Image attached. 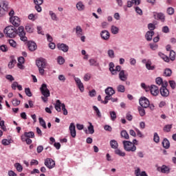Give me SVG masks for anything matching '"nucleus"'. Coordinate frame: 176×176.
I'll use <instances>...</instances> for the list:
<instances>
[{
    "label": "nucleus",
    "instance_id": "680f3d73",
    "mask_svg": "<svg viewBox=\"0 0 176 176\" xmlns=\"http://www.w3.org/2000/svg\"><path fill=\"white\" fill-rule=\"evenodd\" d=\"M62 111H63V115H68V111L65 108V104L64 103L62 104Z\"/></svg>",
    "mask_w": 176,
    "mask_h": 176
},
{
    "label": "nucleus",
    "instance_id": "338daca9",
    "mask_svg": "<svg viewBox=\"0 0 176 176\" xmlns=\"http://www.w3.org/2000/svg\"><path fill=\"white\" fill-rule=\"evenodd\" d=\"M0 50H1V52H8V47H6V45H3L0 46Z\"/></svg>",
    "mask_w": 176,
    "mask_h": 176
},
{
    "label": "nucleus",
    "instance_id": "2eb2a0df",
    "mask_svg": "<svg viewBox=\"0 0 176 176\" xmlns=\"http://www.w3.org/2000/svg\"><path fill=\"white\" fill-rule=\"evenodd\" d=\"M100 36L104 41H108L111 36V34L108 30H103L100 32Z\"/></svg>",
    "mask_w": 176,
    "mask_h": 176
},
{
    "label": "nucleus",
    "instance_id": "aec40b11",
    "mask_svg": "<svg viewBox=\"0 0 176 176\" xmlns=\"http://www.w3.org/2000/svg\"><path fill=\"white\" fill-rule=\"evenodd\" d=\"M146 69H148V71H153V69L155 68V66L152 65V61H151V60H148L146 63Z\"/></svg>",
    "mask_w": 176,
    "mask_h": 176
},
{
    "label": "nucleus",
    "instance_id": "13d9d810",
    "mask_svg": "<svg viewBox=\"0 0 176 176\" xmlns=\"http://www.w3.org/2000/svg\"><path fill=\"white\" fill-rule=\"evenodd\" d=\"M14 64H16V60L12 59L9 63H8V67L12 69L14 67Z\"/></svg>",
    "mask_w": 176,
    "mask_h": 176
},
{
    "label": "nucleus",
    "instance_id": "f3484780",
    "mask_svg": "<svg viewBox=\"0 0 176 176\" xmlns=\"http://www.w3.org/2000/svg\"><path fill=\"white\" fill-rule=\"evenodd\" d=\"M76 6L77 10H78L79 12H83V10L86 9V6H85V4H83V2L82 1H78L76 3Z\"/></svg>",
    "mask_w": 176,
    "mask_h": 176
},
{
    "label": "nucleus",
    "instance_id": "393cba45",
    "mask_svg": "<svg viewBox=\"0 0 176 176\" xmlns=\"http://www.w3.org/2000/svg\"><path fill=\"white\" fill-rule=\"evenodd\" d=\"M76 34L78 37H80L82 35H83V30H82L80 26L78 25L76 27Z\"/></svg>",
    "mask_w": 176,
    "mask_h": 176
},
{
    "label": "nucleus",
    "instance_id": "5fc2aeb1",
    "mask_svg": "<svg viewBox=\"0 0 176 176\" xmlns=\"http://www.w3.org/2000/svg\"><path fill=\"white\" fill-rule=\"evenodd\" d=\"M170 58L171 61H174V60H175V52L173 50L170 52Z\"/></svg>",
    "mask_w": 176,
    "mask_h": 176
},
{
    "label": "nucleus",
    "instance_id": "c9c22d12",
    "mask_svg": "<svg viewBox=\"0 0 176 176\" xmlns=\"http://www.w3.org/2000/svg\"><path fill=\"white\" fill-rule=\"evenodd\" d=\"M57 63L59 64V65H63L64 63H65V59L61 56H58L57 58Z\"/></svg>",
    "mask_w": 176,
    "mask_h": 176
},
{
    "label": "nucleus",
    "instance_id": "3c124183",
    "mask_svg": "<svg viewBox=\"0 0 176 176\" xmlns=\"http://www.w3.org/2000/svg\"><path fill=\"white\" fill-rule=\"evenodd\" d=\"M138 109L140 116H145V109H142V107H139L138 108Z\"/></svg>",
    "mask_w": 176,
    "mask_h": 176
},
{
    "label": "nucleus",
    "instance_id": "20e7f679",
    "mask_svg": "<svg viewBox=\"0 0 176 176\" xmlns=\"http://www.w3.org/2000/svg\"><path fill=\"white\" fill-rule=\"evenodd\" d=\"M122 144L126 152H135L137 151V146H134V144L130 141L124 140Z\"/></svg>",
    "mask_w": 176,
    "mask_h": 176
},
{
    "label": "nucleus",
    "instance_id": "864d4df0",
    "mask_svg": "<svg viewBox=\"0 0 176 176\" xmlns=\"http://www.w3.org/2000/svg\"><path fill=\"white\" fill-rule=\"evenodd\" d=\"M25 93L28 97H32V93L31 92V89H30V88H25Z\"/></svg>",
    "mask_w": 176,
    "mask_h": 176
},
{
    "label": "nucleus",
    "instance_id": "7c9ffc66",
    "mask_svg": "<svg viewBox=\"0 0 176 176\" xmlns=\"http://www.w3.org/2000/svg\"><path fill=\"white\" fill-rule=\"evenodd\" d=\"M155 82L158 86L163 87V85H164V81H163V78L162 77H157L155 78Z\"/></svg>",
    "mask_w": 176,
    "mask_h": 176
},
{
    "label": "nucleus",
    "instance_id": "4468645a",
    "mask_svg": "<svg viewBox=\"0 0 176 176\" xmlns=\"http://www.w3.org/2000/svg\"><path fill=\"white\" fill-rule=\"evenodd\" d=\"M74 80H75L78 89L81 91H85V87L83 86V83L80 80V78L74 77Z\"/></svg>",
    "mask_w": 176,
    "mask_h": 176
},
{
    "label": "nucleus",
    "instance_id": "9d476101",
    "mask_svg": "<svg viewBox=\"0 0 176 176\" xmlns=\"http://www.w3.org/2000/svg\"><path fill=\"white\" fill-rule=\"evenodd\" d=\"M10 21L14 27H19L20 25V18H19L18 16L10 17Z\"/></svg>",
    "mask_w": 176,
    "mask_h": 176
},
{
    "label": "nucleus",
    "instance_id": "2f4dec72",
    "mask_svg": "<svg viewBox=\"0 0 176 176\" xmlns=\"http://www.w3.org/2000/svg\"><path fill=\"white\" fill-rule=\"evenodd\" d=\"M120 135H121V137L122 138H124L125 140H129V138H130V137L129 136V133L126 130L122 131L120 133Z\"/></svg>",
    "mask_w": 176,
    "mask_h": 176
},
{
    "label": "nucleus",
    "instance_id": "4c0bfd02",
    "mask_svg": "<svg viewBox=\"0 0 176 176\" xmlns=\"http://www.w3.org/2000/svg\"><path fill=\"white\" fill-rule=\"evenodd\" d=\"M111 30L113 35H116V34L119 33V28L115 25H112Z\"/></svg>",
    "mask_w": 176,
    "mask_h": 176
},
{
    "label": "nucleus",
    "instance_id": "bf43d9fd",
    "mask_svg": "<svg viewBox=\"0 0 176 176\" xmlns=\"http://www.w3.org/2000/svg\"><path fill=\"white\" fill-rule=\"evenodd\" d=\"M12 105H14V107H17L18 105H20V100H17V99H13L12 101Z\"/></svg>",
    "mask_w": 176,
    "mask_h": 176
},
{
    "label": "nucleus",
    "instance_id": "423d86ee",
    "mask_svg": "<svg viewBox=\"0 0 176 176\" xmlns=\"http://www.w3.org/2000/svg\"><path fill=\"white\" fill-rule=\"evenodd\" d=\"M1 5H0V17H3V16L6 14V10H8V6L9 4L7 1H3Z\"/></svg>",
    "mask_w": 176,
    "mask_h": 176
},
{
    "label": "nucleus",
    "instance_id": "f257e3e1",
    "mask_svg": "<svg viewBox=\"0 0 176 176\" xmlns=\"http://www.w3.org/2000/svg\"><path fill=\"white\" fill-rule=\"evenodd\" d=\"M4 34L8 38H14L18 34L21 41H23V42H27L28 39L27 36H25V32L23 26H20L18 30L13 26H8L4 29Z\"/></svg>",
    "mask_w": 176,
    "mask_h": 176
},
{
    "label": "nucleus",
    "instance_id": "e433bc0d",
    "mask_svg": "<svg viewBox=\"0 0 176 176\" xmlns=\"http://www.w3.org/2000/svg\"><path fill=\"white\" fill-rule=\"evenodd\" d=\"M93 109L95 111L96 116H98V118H101V112L100 111V109H98V107L96 106H93Z\"/></svg>",
    "mask_w": 176,
    "mask_h": 176
},
{
    "label": "nucleus",
    "instance_id": "f704fd0d",
    "mask_svg": "<svg viewBox=\"0 0 176 176\" xmlns=\"http://www.w3.org/2000/svg\"><path fill=\"white\" fill-rule=\"evenodd\" d=\"M25 30L27 31V32H29L30 34H31L34 32V28L30 24H28L25 26Z\"/></svg>",
    "mask_w": 176,
    "mask_h": 176
},
{
    "label": "nucleus",
    "instance_id": "dca6fc26",
    "mask_svg": "<svg viewBox=\"0 0 176 176\" xmlns=\"http://www.w3.org/2000/svg\"><path fill=\"white\" fill-rule=\"evenodd\" d=\"M28 47L30 52H35V50L37 48L36 43L34 41H29L28 43Z\"/></svg>",
    "mask_w": 176,
    "mask_h": 176
},
{
    "label": "nucleus",
    "instance_id": "8fccbe9b",
    "mask_svg": "<svg viewBox=\"0 0 176 176\" xmlns=\"http://www.w3.org/2000/svg\"><path fill=\"white\" fill-rule=\"evenodd\" d=\"M126 120H129V122H131V120H133V115H131V112L126 113Z\"/></svg>",
    "mask_w": 176,
    "mask_h": 176
},
{
    "label": "nucleus",
    "instance_id": "c03bdc74",
    "mask_svg": "<svg viewBox=\"0 0 176 176\" xmlns=\"http://www.w3.org/2000/svg\"><path fill=\"white\" fill-rule=\"evenodd\" d=\"M171 129H173V126L171 124L166 125L164 127V131H166V133H170V131H171Z\"/></svg>",
    "mask_w": 176,
    "mask_h": 176
},
{
    "label": "nucleus",
    "instance_id": "de8ad7c7",
    "mask_svg": "<svg viewBox=\"0 0 176 176\" xmlns=\"http://www.w3.org/2000/svg\"><path fill=\"white\" fill-rule=\"evenodd\" d=\"M117 90L118 91H119L120 93H124L125 91V88L122 85H120L118 86L117 87Z\"/></svg>",
    "mask_w": 176,
    "mask_h": 176
},
{
    "label": "nucleus",
    "instance_id": "69168bd1",
    "mask_svg": "<svg viewBox=\"0 0 176 176\" xmlns=\"http://www.w3.org/2000/svg\"><path fill=\"white\" fill-rule=\"evenodd\" d=\"M1 142L3 145L6 146L10 144V140H8V139H3Z\"/></svg>",
    "mask_w": 176,
    "mask_h": 176
},
{
    "label": "nucleus",
    "instance_id": "ddd939ff",
    "mask_svg": "<svg viewBox=\"0 0 176 176\" xmlns=\"http://www.w3.org/2000/svg\"><path fill=\"white\" fill-rule=\"evenodd\" d=\"M57 47L58 50H62V52H63L64 53H67V52L69 50V47H68L67 44H64V43H58Z\"/></svg>",
    "mask_w": 176,
    "mask_h": 176
},
{
    "label": "nucleus",
    "instance_id": "37998d69",
    "mask_svg": "<svg viewBox=\"0 0 176 176\" xmlns=\"http://www.w3.org/2000/svg\"><path fill=\"white\" fill-rule=\"evenodd\" d=\"M14 167L16 168L19 173H21V171H23V166H21V164H20L19 163L15 164Z\"/></svg>",
    "mask_w": 176,
    "mask_h": 176
},
{
    "label": "nucleus",
    "instance_id": "ea45409f",
    "mask_svg": "<svg viewBox=\"0 0 176 176\" xmlns=\"http://www.w3.org/2000/svg\"><path fill=\"white\" fill-rule=\"evenodd\" d=\"M89 126H88V131L89 134H94V126L91 124V122H89Z\"/></svg>",
    "mask_w": 176,
    "mask_h": 176
},
{
    "label": "nucleus",
    "instance_id": "4d7b16f0",
    "mask_svg": "<svg viewBox=\"0 0 176 176\" xmlns=\"http://www.w3.org/2000/svg\"><path fill=\"white\" fill-rule=\"evenodd\" d=\"M28 19H29V20H32L33 21H35V20H36V19H38V16L34 14H30L28 16Z\"/></svg>",
    "mask_w": 176,
    "mask_h": 176
},
{
    "label": "nucleus",
    "instance_id": "f03ea898",
    "mask_svg": "<svg viewBox=\"0 0 176 176\" xmlns=\"http://www.w3.org/2000/svg\"><path fill=\"white\" fill-rule=\"evenodd\" d=\"M40 91L43 96H41V100L43 102H47L48 97H50V91L47 89V85L43 83L40 87Z\"/></svg>",
    "mask_w": 176,
    "mask_h": 176
},
{
    "label": "nucleus",
    "instance_id": "6e6552de",
    "mask_svg": "<svg viewBox=\"0 0 176 176\" xmlns=\"http://www.w3.org/2000/svg\"><path fill=\"white\" fill-rule=\"evenodd\" d=\"M139 104L142 108H149V100L146 97H142L139 100Z\"/></svg>",
    "mask_w": 176,
    "mask_h": 176
},
{
    "label": "nucleus",
    "instance_id": "5701e85b",
    "mask_svg": "<svg viewBox=\"0 0 176 176\" xmlns=\"http://www.w3.org/2000/svg\"><path fill=\"white\" fill-rule=\"evenodd\" d=\"M135 176H148L146 172L142 171L141 173V169H140V168H138L137 170H135Z\"/></svg>",
    "mask_w": 176,
    "mask_h": 176
},
{
    "label": "nucleus",
    "instance_id": "412c9836",
    "mask_svg": "<svg viewBox=\"0 0 176 176\" xmlns=\"http://www.w3.org/2000/svg\"><path fill=\"white\" fill-rule=\"evenodd\" d=\"M133 3L135 5H140L141 3V0H131L127 1V8H131L133 6Z\"/></svg>",
    "mask_w": 176,
    "mask_h": 176
},
{
    "label": "nucleus",
    "instance_id": "79ce46f5",
    "mask_svg": "<svg viewBox=\"0 0 176 176\" xmlns=\"http://www.w3.org/2000/svg\"><path fill=\"white\" fill-rule=\"evenodd\" d=\"M83 79L85 82H89L91 79V74L90 73L85 74Z\"/></svg>",
    "mask_w": 176,
    "mask_h": 176
},
{
    "label": "nucleus",
    "instance_id": "bb28decb",
    "mask_svg": "<svg viewBox=\"0 0 176 176\" xmlns=\"http://www.w3.org/2000/svg\"><path fill=\"white\" fill-rule=\"evenodd\" d=\"M21 140L22 142H26L28 145H31V144H32V140L30 139V138H24V136H21Z\"/></svg>",
    "mask_w": 176,
    "mask_h": 176
},
{
    "label": "nucleus",
    "instance_id": "774afa93",
    "mask_svg": "<svg viewBox=\"0 0 176 176\" xmlns=\"http://www.w3.org/2000/svg\"><path fill=\"white\" fill-rule=\"evenodd\" d=\"M155 26L153 23H149L148 25V30H150V31H153V30H155Z\"/></svg>",
    "mask_w": 176,
    "mask_h": 176
},
{
    "label": "nucleus",
    "instance_id": "9b49d317",
    "mask_svg": "<svg viewBox=\"0 0 176 176\" xmlns=\"http://www.w3.org/2000/svg\"><path fill=\"white\" fill-rule=\"evenodd\" d=\"M154 19L155 20H160L161 21L164 22L166 19V16H164V14L162 12H153Z\"/></svg>",
    "mask_w": 176,
    "mask_h": 176
},
{
    "label": "nucleus",
    "instance_id": "58836bf2",
    "mask_svg": "<svg viewBox=\"0 0 176 176\" xmlns=\"http://www.w3.org/2000/svg\"><path fill=\"white\" fill-rule=\"evenodd\" d=\"M39 123L43 127V129H47V126H46V122H45V120L42 118H38Z\"/></svg>",
    "mask_w": 176,
    "mask_h": 176
},
{
    "label": "nucleus",
    "instance_id": "a18cd8bd",
    "mask_svg": "<svg viewBox=\"0 0 176 176\" xmlns=\"http://www.w3.org/2000/svg\"><path fill=\"white\" fill-rule=\"evenodd\" d=\"M50 16L52 18V20H54V21H57V15L53 11H50Z\"/></svg>",
    "mask_w": 176,
    "mask_h": 176
},
{
    "label": "nucleus",
    "instance_id": "052dcab7",
    "mask_svg": "<svg viewBox=\"0 0 176 176\" xmlns=\"http://www.w3.org/2000/svg\"><path fill=\"white\" fill-rule=\"evenodd\" d=\"M154 142L157 143L159 142V141H160V138L159 137V135L157 134V133H154Z\"/></svg>",
    "mask_w": 176,
    "mask_h": 176
},
{
    "label": "nucleus",
    "instance_id": "4be33fe9",
    "mask_svg": "<svg viewBox=\"0 0 176 176\" xmlns=\"http://www.w3.org/2000/svg\"><path fill=\"white\" fill-rule=\"evenodd\" d=\"M21 137L25 138H34L35 137V133L33 131L25 132L24 135H22Z\"/></svg>",
    "mask_w": 176,
    "mask_h": 176
},
{
    "label": "nucleus",
    "instance_id": "603ef678",
    "mask_svg": "<svg viewBox=\"0 0 176 176\" xmlns=\"http://www.w3.org/2000/svg\"><path fill=\"white\" fill-rule=\"evenodd\" d=\"M89 64L90 65L94 66V67H97L98 65V63H97V60L95 59H90Z\"/></svg>",
    "mask_w": 176,
    "mask_h": 176
},
{
    "label": "nucleus",
    "instance_id": "0eeeda50",
    "mask_svg": "<svg viewBox=\"0 0 176 176\" xmlns=\"http://www.w3.org/2000/svg\"><path fill=\"white\" fill-rule=\"evenodd\" d=\"M44 164L45 166H46V167H47V168H50V170L52 168H54V166H56V162L52 158H47L45 160Z\"/></svg>",
    "mask_w": 176,
    "mask_h": 176
},
{
    "label": "nucleus",
    "instance_id": "473e14b6",
    "mask_svg": "<svg viewBox=\"0 0 176 176\" xmlns=\"http://www.w3.org/2000/svg\"><path fill=\"white\" fill-rule=\"evenodd\" d=\"M161 173H164V174H168V173H170V168L166 166L163 165L161 168Z\"/></svg>",
    "mask_w": 176,
    "mask_h": 176
},
{
    "label": "nucleus",
    "instance_id": "a878e982",
    "mask_svg": "<svg viewBox=\"0 0 176 176\" xmlns=\"http://www.w3.org/2000/svg\"><path fill=\"white\" fill-rule=\"evenodd\" d=\"M105 93L107 96H113L115 94V90H113V88L109 87L105 89Z\"/></svg>",
    "mask_w": 176,
    "mask_h": 176
},
{
    "label": "nucleus",
    "instance_id": "e2e57ef3",
    "mask_svg": "<svg viewBox=\"0 0 176 176\" xmlns=\"http://www.w3.org/2000/svg\"><path fill=\"white\" fill-rule=\"evenodd\" d=\"M169 85H170L171 89H173V90H174V89H175V87H176L175 81L170 80L169 81Z\"/></svg>",
    "mask_w": 176,
    "mask_h": 176
},
{
    "label": "nucleus",
    "instance_id": "0e129e2a",
    "mask_svg": "<svg viewBox=\"0 0 176 176\" xmlns=\"http://www.w3.org/2000/svg\"><path fill=\"white\" fill-rule=\"evenodd\" d=\"M167 13L168 14H170V16L172 14H174V8H171V7H169L168 9H167Z\"/></svg>",
    "mask_w": 176,
    "mask_h": 176
},
{
    "label": "nucleus",
    "instance_id": "6e6d98bb",
    "mask_svg": "<svg viewBox=\"0 0 176 176\" xmlns=\"http://www.w3.org/2000/svg\"><path fill=\"white\" fill-rule=\"evenodd\" d=\"M9 44L10 46H12V47H16L17 46V43H16V41H14L13 39L9 40Z\"/></svg>",
    "mask_w": 176,
    "mask_h": 176
},
{
    "label": "nucleus",
    "instance_id": "7ed1b4c3",
    "mask_svg": "<svg viewBox=\"0 0 176 176\" xmlns=\"http://www.w3.org/2000/svg\"><path fill=\"white\" fill-rule=\"evenodd\" d=\"M36 65L38 68V72L42 76L45 75V68H46V60L40 58L36 60Z\"/></svg>",
    "mask_w": 176,
    "mask_h": 176
},
{
    "label": "nucleus",
    "instance_id": "72a5a7b5",
    "mask_svg": "<svg viewBox=\"0 0 176 176\" xmlns=\"http://www.w3.org/2000/svg\"><path fill=\"white\" fill-rule=\"evenodd\" d=\"M115 153H116V155H118V156H121L122 157H124V156H126V153L120 151V149H118V148H117L115 151Z\"/></svg>",
    "mask_w": 176,
    "mask_h": 176
},
{
    "label": "nucleus",
    "instance_id": "09e8293b",
    "mask_svg": "<svg viewBox=\"0 0 176 176\" xmlns=\"http://www.w3.org/2000/svg\"><path fill=\"white\" fill-rule=\"evenodd\" d=\"M110 116H111V120L114 122V120H116V112L115 111H110Z\"/></svg>",
    "mask_w": 176,
    "mask_h": 176
},
{
    "label": "nucleus",
    "instance_id": "f8f14e48",
    "mask_svg": "<svg viewBox=\"0 0 176 176\" xmlns=\"http://www.w3.org/2000/svg\"><path fill=\"white\" fill-rule=\"evenodd\" d=\"M69 130L70 131V134L72 138H75V137H76V129L74 123L72 122L70 124Z\"/></svg>",
    "mask_w": 176,
    "mask_h": 176
},
{
    "label": "nucleus",
    "instance_id": "49530a36",
    "mask_svg": "<svg viewBox=\"0 0 176 176\" xmlns=\"http://www.w3.org/2000/svg\"><path fill=\"white\" fill-rule=\"evenodd\" d=\"M107 54L110 58H113L115 57V52H113V50H109Z\"/></svg>",
    "mask_w": 176,
    "mask_h": 176
},
{
    "label": "nucleus",
    "instance_id": "cd10ccee",
    "mask_svg": "<svg viewBox=\"0 0 176 176\" xmlns=\"http://www.w3.org/2000/svg\"><path fill=\"white\" fill-rule=\"evenodd\" d=\"M110 146L113 149H118L119 144L116 140H112L110 141Z\"/></svg>",
    "mask_w": 176,
    "mask_h": 176
},
{
    "label": "nucleus",
    "instance_id": "39448f33",
    "mask_svg": "<svg viewBox=\"0 0 176 176\" xmlns=\"http://www.w3.org/2000/svg\"><path fill=\"white\" fill-rule=\"evenodd\" d=\"M167 86H168V82L164 80V83L160 89V93L162 97H168V96H170V91L167 89Z\"/></svg>",
    "mask_w": 176,
    "mask_h": 176
},
{
    "label": "nucleus",
    "instance_id": "c85d7f7f",
    "mask_svg": "<svg viewBox=\"0 0 176 176\" xmlns=\"http://www.w3.org/2000/svg\"><path fill=\"white\" fill-rule=\"evenodd\" d=\"M109 71L111 72L112 75H117L116 70H115L114 67L115 64L113 63H109Z\"/></svg>",
    "mask_w": 176,
    "mask_h": 176
},
{
    "label": "nucleus",
    "instance_id": "a211bd4d",
    "mask_svg": "<svg viewBox=\"0 0 176 176\" xmlns=\"http://www.w3.org/2000/svg\"><path fill=\"white\" fill-rule=\"evenodd\" d=\"M128 75L125 74L124 70H121L119 73V78L122 81V82H126L127 80Z\"/></svg>",
    "mask_w": 176,
    "mask_h": 176
},
{
    "label": "nucleus",
    "instance_id": "a19ab883",
    "mask_svg": "<svg viewBox=\"0 0 176 176\" xmlns=\"http://www.w3.org/2000/svg\"><path fill=\"white\" fill-rule=\"evenodd\" d=\"M171 74H173L171 69H165L164 72V76H171Z\"/></svg>",
    "mask_w": 176,
    "mask_h": 176
},
{
    "label": "nucleus",
    "instance_id": "6ab92c4d",
    "mask_svg": "<svg viewBox=\"0 0 176 176\" xmlns=\"http://www.w3.org/2000/svg\"><path fill=\"white\" fill-rule=\"evenodd\" d=\"M154 35H155V32L148 31L146 33L145 38H146V41H148V42H151V41H152V38Z\"/></svg>",
    "mask_w": 176,
    "mask_h": 176
},
{
    "label": "nucleus",
    "instance_id": "c756f323",
    "mask_svg": "<svg viewBox=\"0 0 176 176\" xmlns=\"http://www.w3.org/2000/svg\"><path fill=\"white\" fill-rule=\"evenodd\" d=\"M162 145L166 149H168L170 148V142L168 141V140H167V138L164 139L162 142Z\"/></svg>",
    "mask_w": 176,
    "mask_h": 176
},
{
    "label": "nucleus",
    "instance_id": "b1692460",
    "mask_svg": "<svg viewBox=\"0 0 176 176\" xmlns=\"http://www.w3.org/2000/svg\"><path fill=\"white\" fill-rule=\"evenodd\" d=\"M63 106V104L60 101V100H57L55 104V109L57 111V112H61V107Z\"/></svg>",
    "mask_w": 176,
    "mask_h": 176
},
{
    "label": "nucleus",
    "instance_id": "1a4fd4ad",
    "mask_svg": "<svg viewBox=\"0 0 176 176\" xmlns=\"http://www.w3.org/2000/svg\"><path fill=\"white\" fill-rule=\"evenodd\" d=\"M159 87L155 85H151V94L153 96V97H157L160 93Z\"/></svg>",
    "mask_w": 176,
    "mask_h": 176
}]
</instances>
